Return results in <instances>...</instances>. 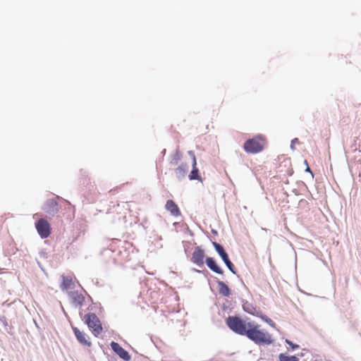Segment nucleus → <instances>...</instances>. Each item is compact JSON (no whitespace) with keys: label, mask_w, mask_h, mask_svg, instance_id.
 Returning <instances> with one entry per match:
<instances>
[{"label":"nucleus","mask_w":361,"mask_h":361,"mask_svg":"<svg viewBox=\"0 0 361 361\" xmlns=\"http://www.w3.org/2000/svg\"><path fill=\"white\" fill-rule=\"evenodd\" d=\"M226 324L232 331L246 336L256 344L270 345L274 341L271 336L268 332L259 330V326L255 322H246L238 316H229L226 319Z\"/></svg>","instance_id":"obj_1"},{"label":"nucleus","mask_w":361,"mask_h":361,"mask_svg":"<svg viewBox=\"0 0 361 361\" xmlns=\"http://www.w3.org/2000/svg\"><path fill=\"white\" fill-rule=\"evenodd\" d=\"M84 321L96 337L102 334L103 331L102 323L94 313L86 314L84 317Z\"/></svg>","instance_id":"obj_2"},{"label":"nucleus","mask_w":361,"mask_h":361,"mask_svg":"<svg viewBox=\"0 0 361 361\" xmlns=\"http://www.w3.org/2000/svg\"><path fill=\"white\" fill-rule=\"evenodd\" d=\"M212 245H213L216 252L219 254V257L221 258L222 261L224 262L225 265L227 267V268L229 269V271L232 274L236 275L237 273H236L235 266L231 262V260L229 259V256H228V253L226 252V251L225 250V249L224 248V247L221 244H219L215 241L212 242Z\"/></svg>","instance_id":"obj_3"},{"label":"nucleus","mask_w":361,"mask_h":361,"mask_svg":"<svg viewBox=\"0 0 361 361\" xmlns=\"http://www.w3.org/2000/svg\"><path fill=\"white\" fill-rule=\"evenodd\" d=\"M260 136L247 140L243 145L245 151L247 153L256 154L260 152L263 149L262 145L258 141Z\"/></svg>","instance_id":"obj_4"},{"label":"nucleus","mask_w":361,"mask_h":361,"mask_svg":"<svg viewBox=\"0 0 361 361\" xmlns=\"http://www.w3.org/2000/svg\"><path fill=\"white\" fill-rule=\"evenodd\" d=\"M35 228L42 238H47L51 234V226L44 219H40L35 223Z\"/></svg>","instance_id":"obj_5"},{"label":"nucleus","mask_w":361,"mask_h":361,"mask_svg":"<svg viewBox=\"0 0 361 361\" xmlns=\"http://www.w3.org/2000/svg\"><path fill=\"white\" fill-rule=\"evenodd\" d=\"M205 257L204 250L200 246L195 247L192 257L190 258V261L198 266L199 267H204V258Z\"/></svg>","instance_id":"obj_6"},{"label":"nucleus","mask_w":361,"mask_h":361,"mask_svg":"<svg viewBox=\"0 0 361 361\" xmlns=\"http://www.w3.org/2000/svg\"><path fill=\"white\" fill-rule=\"evenodd\" d=\"M59 197H56V198H51L47 200L43 207V210L44 212L49 215L54 216L59 212V207H58V202L57 199H59Z\"/></svg>","instance_id":"obj_7"},{"label":"nucleus","mask_w":361,"mask_h":361,"mask_svg":"<svg viewBox=\"0 0 361 361\" xmlns=\"http://www.w3.org/2000/svg\"><path fill=\"white\" fill-rule=\"evenodd\" d=\"M110 345L114 352L116 353L121 359L125 361H129L130 360L131 357L129 353L118 343L112 341Z\"/></svg>","instance_id":"obj_8"},{"label":"nucleus","mask_w":361,"mask_h":361,"mask_svg":"<svg viewBox=\"0 0 361 361\" xmlns=\"http://www.w3.org/2000/svg\"><path fill=\"white\" fill-rule=\"evenodd\" d=\"M73 331L80 343L88 347L91 346L92 343L89 341V338L85 332L80 331L77 327H73Z\"/></svg>","instance_id":"obj_9"},{"label":"nucleus","mask_w":361,"mask_h":361,"mask_svg":"<svg viewBox=\"0 0 361 361\" xmlns=\"http://www.w3.org/2000/svg\"><path fill=\"white\" fill-rule=\"evenodd\" d=\"M205 264L209 269L217 274H223V269L217 264L216 260L211 257H206Z\"/></svg>","instance_id":"obj_10"},{"label":"nucleus","mask_w":361,"mask_h":361,"mask_svg":"<svg viewBox=\"0 0 361 361\" xmlns=\"http://www.w3.org/2000/svg\"><path fill=\"white\" fill-rule=\"evenodd\" d=\"M62 283L61 288L62 290H68L75 287V283L71 276H61Z\"/></svg>","instance_id":"obj_11"},{"label":"nucleus","mask_w":361,"mask_h":361,"mask_svg":"<svg viewBox=\"0 0 361 361\" xmlns=\"http://www.w3.org/2000/svg\"><path fill=\"white\" fill-rule=\"evenodd\" d=\"M190 180H199L202 182V177L200 174V171L197 167V160H194L192 163V170L188 176Z\"/></svg>","instance_id":"obj_12"},{"label":"nucleus","mask_w":361,"mask_h":361,"mask_svg":"<svg viewBox=\"0 0 361 361\" xmlns=\"http://www.w3.org/2000/svg\"><path fill=\"white\" fill-rule=\"evenodd\" d=\"M216 283L218 284L219 294L224 297H229L231 292L228 285L225 282L219 279L216 280Z\"/></svg>","instance_id":"obj_13"},{"label":"nucleus","mask_w":361,"mask_h":361,"mask_svg":"<svg viewBox=\"0 0 361 361\" xmlns=\"http://www.w3.org/2000/svg\"><path fill=\"white\" fill-rule=\"evenodd\" d=\"M243 309L247 313H248L250 314H252L253 316H256V317L259 315L260 312H261L259 310H257L256 309V307L253 306L252 304L250 303L247 301L243 302Z\"/></svg>","instance_id":"obj_14"},{"label":"nucleus","mask_w":361,"mask_h":361,"mask_svg":"<svg viewBox=\"0 0 361 361\" xmlns=\"http://www.w3.org/2000/svg\"><path fill=\"white\" fill-rule=\"evenodd\" d=\"M166 208L174 216H178L179 214L178 207L173 200H169L166 202Z\"/></svg>","instance_id":"obj_15"},{"label":"nucleus","mask_w":361,"mask_h":361,"mask_svg":"<svg viewBox=\"0 0 361 361\" xmlns=\"http://www.w3.org/2000/svg\"><path fill=\"white\" fill-rule=\"evenodd\" d=\"M279 361H299V359L295 355H290L287 353H280L279 355Z\"/></svg>","instance_id":"obj_16"},{"label":"nucleus","mask_w":361,"mask_h":361,"mask_svg":"<svg viewBox=\"0 0 361 361\" xmlns=\"http://www.w3.org/2000/svg\"><path fill=\"white\" fill-rule=\"evenodd\" d=\"M258 317H260L264 322L268 324L269 326L274 327L276 326L275 323L269 318L267 315L264 314L262 312H260L259 315L257 316Z\"/></svg>","instance_id":"obj_17"},{"label":"nucleus","mask_w":361,"mask_h":361,"mask_svg":"<svg viewBox=\"0 0 361 361\" xmlns=\"http://www.w3.org/2000/svg\"><path fill=\"white\" fill-rule=\"evenodd\" d=\"M285 343L288 345L293 350H296L300 348L299 345L294 343L290 340L286 339Z\"/></svg>","instance_id":"obj_18"},{"label":"nucleus","mask_w":361,"mask_h":361,"mask_svg":"<svg viewBox=\"0 0 361 361\" xmlns=\"http://www.w3.org/2000/svg\"><path fill=\"white\" fill-rule=\"evenodd\" d=\"M296 143H299V140H298V138H297V137H295V138H294V139H293V140H291V142H290V149H291L292 150H295V144H296Z\"/></svg>","instance_id":"obj_19"},{"label":"nucleus","mask_w":361,"mask_h":361,"mask_svg":"<svg viewBox=\"0 0 361 361\" xmlns=\"http://www.w3.org/2000/svg\"><path fill=\"white\" fill-rule=\"evenodd\" d=\"M188 154L190 157L192 163L194 162V160H196V157H195V152L193 151H192V150L188 151Z\"/></svg>","instance_id":"obj_20"},{"label":"nucleus","mask_w":361,"mask_h":361,"mask_svg":"<svg viewBox=\"0 0 361 361\" xmlns=\"http://www.w3.org/2000/svg\"><path fill=\"white\" fill-rule=\"evenodd\" d=\"M75 300L78 304H81L84 300V298L81 295H78L77 297L75 298Z\"/></svg>","instance_id":"obj_21"},{"label":"nucleus","mask_w":361,"mask_h":361,"mask_svg":"<svg viewBox=\"0 0 361 361\" xmlns=\"http://www.w3.org/2000/svg\"><path fill=\"white\" fill-rule=\"evenodd\" d=\"M184 233H185V235H188L190 236L192 235V233L191 231L189 229V228H188V226L187 225H185V228Z\"/></svg>","instance_id":"obj_22"},{"label":"nucleus","mask_w":361,"mask_h":361,"mask_svg":"<svg viewBox=\"0 0 361 361\" xmlns=\"http://www.w3.org/2000/svg\"><path fill=\"white\" fill-rule=\"evenodd\" d=\"M305 171V172L311 173L312 178L314 177L313 173H312V170L310 169V168L309 167V166H306V169Z\"/></svg>","instance_id":"obj_23"},{"label":"nucleus","mask_w":361,"mask_h":361,"mask_svg":"<svg viewBox=\"0 0 361 361\" xmlns=\"http://www.w3.org/2000/svg\"><path fill=\"white\" fill-rule=\"evenodd\" d=\"M188 167L186 165H183L182 164V168H181V170H182V173H185L187 171H188Z\"/></svg>","instance_id":"obj_24"},{"label":"nucleus","mask_w":361,"mask_h":361,"mask_svg":"<svg viewBox=\"0 0 361 361\" xmlns=\"http://www.w3.org/2000/svg\"><path fill=\"white\" fill-rule=\"evenodd\" d=\"M211 232H212V233L213 235H218V232H217V231H216V230H215V229H212Z\"/></svg>","instance_id":"obj_25"},{"label":"nucleus","mask_w":361,"mask_h":361,"mask_svg":"<svg viewBox=\"0 0 361 361\" xmlns=\"http://www.w3.org/2000/svg\"><path fill=\"white\" fill-rule=\"evenodd\" d=\"M293 192L295 193V195H299V193H298V190H297L296 189H294V190H293Z\"/></svg>","instance_id":"obj_26"},{"label":"nucleus","mask_w":361,"mask_h":361,"mask_svg":"<svg viewBox=\"0 0 361 361\" xmlns=\"http://www.w3.org/2000/svg\"><path fill=\"white\" fill-rule=\"evenodd\" d=\"M193 271L197 272V273H200L201 271L200 270H198V269H193Z\"/></svg>","instance_id":"obj_27"},{"label":"nucleus","mask_w":361,"mask_h":361,"mask_svg":"<svg viewBox=\"0 0 361 361\" xmlns=\"http://www.w3.org/2000/svg\"><path fill=\"white\" fill-rule=\"evenodd\" d=\"M304 164H305V165H306V166H308V163H307V160H305V161H304Z\"/></svg>","instance_id":"obj_28"},{"label":"nucleus","mask_w":361,"mask_h":361,"mask_svg":"<svg viewBox=\"0 0 361 361\" xmlns=\"http://www.w3.org/2000/svg\"><path fill=\"white\" fill-rule=\"evenodd\" d=\"M188 243V240L182 241V243Z\"/></svg>","instance_id":"obj_29"},{"label":"nucleus","mask_w":361,"mask_h":361,"mask_svg":"<svg viewBox=\"0 0 361 361\" xmlns=\"http://www.w3.org/2000/svg\"><path fill=\"white\" fill-rule=\"evenodd\" d=\"M298 355L302 357V356H303L304 355H303V353H300V355Z\"/></svg>","instance_id":"obj_30"}]
</instances>
